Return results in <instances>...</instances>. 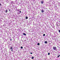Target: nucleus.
<instances>
[{
  "mask_svg": "<svg viewBox=\"0 0 60 60\" xmlns=\"http://www.w3.org/2000/svg\"><path fill=\"white\" fill-rule=\"evenodd\" d=\"M53 49L54 50H56V47H53Z\"/></svg>",
  "mask_w": 60,
  "mask_h": 60,
  "instance_id": "nucleus-1",
  "label": "nucleus"
},
{
  "mask_svg": "<svg viewBox=\"0 0 60 60\" xmlns=\"http://www.w3.org/2000/svg\"><path fill=\"white\" fill-rule=\"evenodd\" d=\"M41 3L42 4H43V1H41Z\"/></svg>",
  "mask_w": 60,
  "mask_h": 60,
  "instance_id": "nucleus-2",
  "label": "nucleus"
},
{
  "mask_svg": "<svg viewBox=\"0 0 60 60\" xmlns=\"http://www.w3.org/2000/svg\"><path fill=\"white\" fill-rule=\"evenodd\" d=\"M41 12H42V13H43V12H44V10H41Z\"/></svg>",
  "mask_w": 60,
  "mask_h": 60,
  "instance_id": "nucleus-3",
  "label": "nucleus"
},
{
  "mask_svg": "<svg viewBox=\"0 0 60 60\" xmlns=\"http://www.w3.org/2000/svg\"><path fill=\"white\" fill-rule=\"evenodd\" d=\"M23 34L24 35H26V34L25 33H23Z\"/></svg>",
  "mask_w": 60,
  "mask_h": 60,
  "instance_id": "nucleus-4",
  "label": "nucleus"
},
{
  "mask_svg": "<svg viewBox=\"0 0 60 60\" xmlns=\"http://www.w3.org/2000/svg\"><path fill=\"white\" fill-rule=\"evenodd\" d=\"M45 43L46 44V43H47V41H45Z\"/></svg>",
  "mask_w": 60,
  "mask_h": 60,
  "instance_id": "nucleus-5",
  "label": "nucleus"
},
{
  "mask_svg": "<svg viewBox=\"0 0 60 60\" xmlns=\"http://www.w3.org/2000/svg\"><path fill=\"white\" fill-rule=\"evenodd\" d=\"M34 57L33 56H32V59H34Z\"/></svg>",
  "mask_w": 60,
  "mask_h": 60,
  "instance_id": "nucleus-6",
  "label": "nucleus"
},
{
  "mask_svg": "<svg viewBox=\"0 0 60 60\" xmlns=\"http://www.w3.org/2000/svg\"><path fill=\"white\" fill-rule=\"evenodd\" d=\"M26 19H28V17H27L26 16Z\"/></svg>",
  "mask_w": 60,
  "mask_h": 60,
  "instance_id": "nucleus-7",
  "label": "nucleus"
},
{
  "mask_svg": "<svg viewBox=\"0 0 60 60\" xmlns=\"http://www.w3.org/2000/svg\"><path fill=\"white\" fill-rule=\"evenodd\" d=\"M11 49H12V47H11V48H10Z\"/></svg>",
  "mask_w": 60,
  "mask_h": 60,
  "instance_id": "nucleus-8",
  "label": "nucleus"
},
{
  "mask_svg": "<svg viewBox=\"0 0 60 60\" xmlns=\"http://www.w3.org/2000/svg\"><path fill=\"white\" fill-rule=\"evenodd\" d=\"M43 36H45V34H43Z\"/></svg>",
  "mask_w": 60,
  "mask_h": 60,
  "instance_id": "nucleus-9",
  "label": "nucleus"
},
{
  "mask_svg": "<svg viewBox=\"0 0 60 60\" xmlns=\"http://www.w3.org/2000/svg\"><path fill=\"white\" fill-rule=\"evenodd\" d=\"M38 45H40V43H38Z\"/></svg>",
  "mask_w": 60,
  "mask_h": 60,
  "instance_id": "nucleus-10",
  "label": "nucleus"
},
{
  "mask_svg": "<svg viewBox=\"0 0 60 60\" xmlns=\"http://www.w3.org/2000/svg\"><path fill=\"white\" fill-rule=\"evenodd\" d=\"M48 55H50V53H48Z\"/></svg>",
  "mask_w": 60,
  "mask_h": 60,
  "instance_id": "nucleus-11",
  "label": "nucleus"
},
{
  "mask_svg": "<svg viewBox=\"0 0 60 60\" xmlns=\"http://www.w3.org/2000/svg\"><path fill=\"white\" fill-rule=\"evenodd\" d=\"M7 11H8V10H6V13L7 12Z\"/></svg>",
  "mask_w": 60,
  "mask_h": 60,
  "instance_id": "nucleus-12",
  "label": "nucleus"
},
{
  "mask_svg": "<svg viewBox=\"0 0 60 60\" xmlns=\"http://www.w3.org/2000/svg\"><path fill=\"white\" fill-rule=\"evenodd\" d=\"M21 49H23V47H21Z\"/></svg>",
  "mask_w": 60,
  "mask_h": 60,
  "instance_id": "nucleus-13",
  "label": "nucleus"
},
{
  "mask_svg": "<svg viewBox=\"0 0 60 60\" xmlns=\"http://www.w3.org/2000/svg\"><path fill=\"white\" fill-rule=\"evenodd\" d=\"M59 57V55L57 56V57Z\"/></svg>",
  "mask_w": 60,
  "mask_h": 60,
  "instance_id": "nucleus-14",
  "label": "nucleus"
},
{
  "mask_svg": "<svg viewBox=\"0 0 60 60\" xmlns=\"http://www.w3.org/2000/svg\"><path fill=\"white\" fill-rule=\"evenodd\" d=\"M19 12H20V13H21V11H20Z\"/></svg>",
  "mask_w": 60,
  "mask_h": 60,
  "instance_id": "nucleus-15",
  "label": "nucleus"
},
{
  "mask_svg": "<svg viewBox=\"0 0 60 60\" xmlns=\"http://www.w3.org/2000/svg\"><path fill=\"white\" fill-rule=\"evenodd\" d=\"M11 40H12L11 39H10V41H11Z\"/></svg>",
  "mask_w": 60,
  "mask_h": 60,
  "instance_id": "nucleus-16",
  "label": "nucleus"
},
{
  "mask_svg": "<svg viewBox=\"0 0 60 60\" xmlns=\"http://www.w3.org/2000/svg\"><path fill=\"white\" fill-rule=\"evenodd\" d=\"M11 51H13V49H11Z\"/></svg>",
  "mask_w": 60,
  "mask_h": 60,
  "instance_id": "nucleus-17",
  "label": "nucleus"
},
{
  "mask_svg": "<svg viewBox=\"0 0 60 60\" xmlns=\"http://www.w3.org/2000/svg\"><path fill=\"white\" fill-rule=\"evenodd\" d=\"M30 54H33V53L32 52H31Z\"/></svg>",
  "mask_w": 60,
  "mask_h": 60,
  "instance_id": "nucleus-18",
  "label": "nucleus"
},
{
  "mask_svg": "<svg viewBox=\"0 0 60 60\" xmlns=\"http://www.w3.org/2000/svg\"><path fill=\"white\" fill-rule=\"evenodd\" d=\"M59 32L60 33V30H59Z\"/></svg>",
  "mask_w": 60,
  "mask_h": 60,
  "instance_id": "nucleus-19",
  "label": "nucleus"
},
{
  "mask_svg": "<svg viewBox=\"0 0 60 60\" xmlns=\"http://www.w3.org/2000/svg\"><path fill=\"white\" fill-rule=\"evenodd\" d=\"M1 5V3H0V6Z\"/></svg>",
  "mask_w": 60,
  "mask_h": 60,
  "instance_id": "nucleus-20",
  "label": "nucleus"
},
{
  "mask_svg": "<svg viewBox=\"0 0 60 60\" xmlns=\"http://www.w3.org/2000/svg\"><path fill=\"white\" fill-rule=\"evenodd\" d=\"M9 11H10V10H9Z\"/></svg>",
  "mask_w": 60,
  "mask_h": 60,
  "instance_id": "nucleus-21",
  "label": "nucleus"
},
{
  "mask_svg": "<svg viewBox=\"0 0 60 60\" xmlns=\"http://www.w3.org/2000/svg\"><path fill=\"white\" fill-rule=\"evenodd\" d=\"M59 56H60V55H59Z\"/></svg>",
  "mask_w": 60,
  "mask_h": 60,
  "instance_id": "nucleus-22",
  "label": "nucleus"
}]
</instances>
